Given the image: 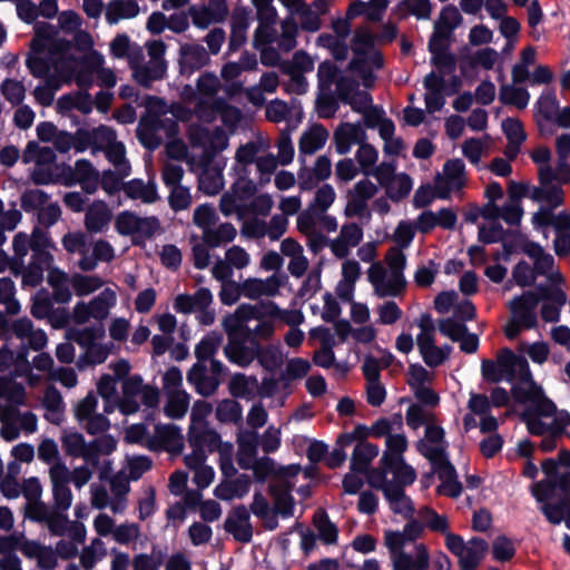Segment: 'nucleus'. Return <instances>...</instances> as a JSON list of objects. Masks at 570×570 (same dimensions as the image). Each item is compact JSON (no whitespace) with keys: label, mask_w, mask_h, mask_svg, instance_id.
<instances>
[{"label":"nucleus","mask_w":570,"mask_h":570,"mask_svg":"<svg viewBox=\"0 0 570 570\" xmlns=\"http://www.w3.org/2000/svg\"><path fill=\"white\" fill-rule=\"evenodd\" d=\"M416 480V472L413 468H404L403 473L389 474L373 472L368 479L372 488L382 491L389 509L403 519H410L415 514L413 500L405 493V488Z\"/></svg>","instance_id":"f257e3e1"},{"label":"nucleus","mask_w":570,"mask_h":570,"mask_svg":"<svg viewBox=\"0 0 570 570\" xmlns=\"http://www.w3.org/2000/svg\"><path fill=\"white\" fill-rule=\"evenodd\" d=\"M406 544L401 531H384V546L389 550L393 570H429L430 554L425 544H415L413 553L404 551Z\"/></svg>","instance_id":"f03ea898"},{"label":"nucleus","mask_w":570,"mask_h":570,"mask_svg":"<svg viewBox=\"0 0 570 570\" xmlns=\"http://www.w3.org/2000/svg\"><path fill=\"white\" fill-rule=\"evenodd\" d=\"M61 445L66 454L73 458H82L86 464L96 469L100 464V456L109 455L114 452L117 442L110 435H102L86 443L81 433L66 432L61 438Z\"/></svg>","instance_id":"7ed1b4c3"},{"label":"nucleus","mask_w":570,"mask_h":570,"mask_svg":"<svg viewBox=\"0 0 570 570\" xmlns=\"http://www.w3.org/2000/svg\"><path fill=\"white\" fill-rule=\"evenodd\" d=\"M188 139L194 148H202V166L212 165L218 153L228 146V136L222 127L213 130L197 124H191L188 129Z\"/></svg>","instance_id":"20e7f679"},{"label":"nucleus","mask_w":570,"mask_h":570,"mask_svg":"<svg viewBox=\"0 0 570 570\" xmlns=\"http://www.w3.org/2000/svg\"><path fill=\"white\" fill-rule=\"evenodd\" d=\"M226 372L227 367L219 360H213L212 365L194 363L186 379L199 395L208 397L216 393Z\"/></svg>","instance_id":"39448f33"},{"label":"nucleus","mask_w":570,"mask_h":570,"mask_svg":"<svg viewBox=\"0 0 570 570\" xmlns=\"http://www.w3.org/2000/svg\"><path fill=\"white\" fill-rule=\"evenodd\" d=\"M26 517L35 522L45 523L53 535H63L69 523L67 511L53 509L45 502L26 504Z\"/></svg>","instance_id":"423d86ee"},{"label":"nucleus","mask_w":570,"mask_h":570,"mask_svg":"<svg viewBox=\"0 0 570 570\" xmlns=\"http://www.w3.org/2000/svg\"><path fill=\"white\" fill-rule=\"evenodd\" d=\"M528 387L514 385L511 390L513 397L517 402H532L534 403L524 411H530L531 414L538 415V417H551L556 415V404L542 395V390L538 386L533 380L528 383Z\"/></svg>","instance_id":"0eeeda50"},{"label":"nucleus","mask_w":570,"mask_h":570,"mask_svg":"<svg viewBox=\"0 0 570 570\" xmlns=\"http://www.w3.org/2000/svg\"><path fill=\"white\" fill-rule=\"evenodd\" d=\"M464 163L459 159H450L443 166V175L435 177V195L440 199H449L451 193L460 190L465 184Z\"/></svg>","instance_id":"6e6552de"},{"label":"nucleus","mask_w":570,"mask_h":570,"mask_svg":"<svg viewBox=\"0 0 570 570\" xmlns=\"http://www.w3.org/2000/svg\"><path fill=\"white\" fill-rule=\"evenodd\" d=\"M407 448V440L403 434H390L386 438V451L381 458V466L376 472L386 474L403 473L404 468H412L405 463L403 452Z\"/></svg>","instance_id":"1a4fd4ad"},{"label":"nucleus","mask_w":570,"mask_h":570,"mask_svg":"<svg viewBox=\"0 0 570 570\" xmlns=\"http://www.w3.org/2000/svg\"><path fill=\"white\" fill-rule=\"evenodd\" d=\"M539 303V295L533 291H527L510 301L509 309L512 317L518 320L524 330H531L538 324L537 308Z\"/></svg>","instance_id":"9d476101"},{"label":"nucleus","mask_w":570,"mask_h":570,"mask_svg":"<svg viewBox=\"0 0 570 570\" xmlns=\"http://www.w3.org/2000/svg\"><path fill=\"white\" fill-rule=\"evenodd\" d=\"M258 343L255 337L248 335L229 338L224 346V355L232 364L247 367L257 357Z\"/></svg>","instance_id":"9b49d317"},{"label":"nucleus","mask_w":570,"mask_h":570,"mask_svg":"<svg viewBox=\"0 0 570 570\" xmlns=\"http://www.w3.org/2000/svg\"><path fill=\"white\" fill-rule=\"evenodd\" d=\"M497 363L505 375V381L512 382L515 377L527 384L532 381L528 361L523 356L514 354L512 350L502 348L497 356Z\"/></svg>","instance_id":"f8f14e48"},{"label":"nucleus","mask_w":570,"mask_h":570,"mask_svg":"<svg viewBox=\"0 0 570 570\" xmlns=\"http://www.w3.org/2000/svg\"><path fill=\"white\" fill-rule=\"evenodd\" d=\"M258 308L252 305L242 304L234 313L224 317L222 326L227 340L248 335V324L257 318Z\"/></svg>","instance_id":"ddd939ff"},{"label":"nucleus","mask_w":570,"mask_h":570,"mask_svg":"<svg viewBox=\"0 0 570 570\" xmlns=\"http://www.w3.org/2000/svg\"><path fill=\"white\" fill-rule=\"evenodd\" d=\"M183 436L180 429L174 424H156L151 436L146 442L150 451H176L181 448Z\"/></svg>","instance_id":"4468645a"},{"label":"nucleus","mask_w":570,"mask_h":570,"mask_svg":"<svg viewBox=\"0 0 570 570\" xmlns=\"http://www.w3.org/2000/svg\"><path fill=\"white\" fill-rule=\"evenodd\" d=\"M224 529L230 533L235 541L248 543L253 539V525L250 523L249 510L240 504L235 507L224 522Z\"/></svg>","instance_id":"2eb2a0df"},{"label":"nucleus","mask_w":570,"mask_h":570,"mask_svg":"<svg viewBox=\"0 0 570 570\" xmlns=\"http://www.w3.org/2000/svg\"><path fill=\"white\" fill-rule=\"evenodd\" d=\"M559 109V100L553 89L544 90L534 105V118L542 136L552 135L553 130L550 127Z\"/></svg>","instance_id":"dca6fc26"},{"label":"nucleus","mask_w":570,"mask_h":570,"mask_svg":"<svg viewBox=\"0 0 570 570\" xmlns=\"http://www.w3.org/2000/svg\"><path fill=\"white\" fill-rule=\"evenodd\" d=\"M52 483L53 504L51 508L68 511L72 503V493L69 488L70 471L61 464L50 469Z\"/></svg>","instance_id":"f3484780"},{"label":"nucleus","mask_w":570,"mask_h":570,"mask_svg":"<svg viewBox=\"0 0 570 570\" xmlns=\"http://www.w3.org/2000/svg\"><path fill=\"white\" fill-rule=\"evenodd\" d=\"M210 61L208 51L199 43H183L179 47L178 65L181 75H191Z\"/></svg>","instance_id":"a211bd4d"},{"label":"nucleus","mask_w":570,"mask_h":570,"mask_svg":"<svg viewBox=\"0 0 570 570\" xmlns=\"http://www.w3.org/2000/svg\"><path fill=\"white\" fill-rule=\"evenodd\" d=\"M250 11L245 7H236L230 17V36L228 51L236 52L247 40Z\"/></svg>","instance_id":"6ab92c4d"},{"label":"nucleus","mask_w":570,"mask_h":570,"mask_svg":"<svg viewBox=\"0 0 570 570\" xmlns=\"http://www.w3.org/2000/svg\"><path fill=\"white\" fill-rule=\"evenodd\" d=\"M366 138V132L360 122H344L334 131V142L340 155L350 153L353 145H361Z\"/></svg>","instance_id":"aec40b11"},{"label":"nucleus","mask_w":570,"mask_h":570,"mask_svg":"<svg viewBox=\"0 0 570 570\" xmlns=\"http://www.w3.org/2000/svg\"><path fill=\"white\" fill-rule=\"evenodd\" d=\"M66 59L48 52V55H28L26 66L35 78L42 79L51 71L59 72Z\"/></svg>","instance_id":"412c9836"},{"label":"nucleus","mask_w":570,"mask_h":570,"mask_svg":"<svg viewBox=\"0 0 570 570\" xmlns=\"http://www.w3.org/2000/svg\"><path fill=\"white\" fill-rule=\"evenodd\" d=\"M73 183L81 186L87 194H94L99 186V171L87 159L76 161L71 171Z\"/></svg>","instance_id":"4be33fe9"},{"label":"nucleus","mask_w":570,"mask_h":570,"mask_svg":"<svg viewBox=\"0 0 570 570\" xmlns=\"http://www.w3.org/2000/svg\"><path fill=\"white\" fill-rule=\"evenodd\" d=\"M488 542L479 537L471 538L459 558L461 570H475L488 551Z\"/></svg>","instance_id":"5701e85b"},{"label":"nucleus","mask_w":570,"mask_h":570,"mask_svg":"<svg viewBox=\"0 0 570 570\" xmlns=\"http://www.w3.org/2000/svg\"><path fill=\"white\" fill-rule=\"evenodd\" d=\"M188 442L191 448L202 449L205 453H214L220 448V435L207 426L190 428Z\"/></svg>","instance_id":"b1692460"},{"label":"nucleus","mask_w":570,"mask_h":570,"mask_svg":"<svg viewBox=\"0 0 570 570\" xmlns=\"http://www.w3.org/2000/svg\"><path fill=\"white\" fill-rule=\"evenodd\" d=\"M144 387L142 379L139 375L129 376L124 381L122 397L119 403L122 413L131 414L139 410L138 395Z\"/></svg>","instance_id":"393cba45"},{"label":"nucleus","mask_w":570,"mask_h":570,"mask_svg":"<svg viewBox=\"0 0 570 570\" xmlns=\"http://www.w3.org/2000/svg\"><path fill=\"white\" fill-rule=\"evenodd\" d=\"M213 295L206 287H200L194 295L179 294L174 301V308L177 313L190 314L197 307H209Z\"/></svg>","instance_id":"a878e982"},{"label":"nucleus","mask_w":570,"mask_h":570,"mask_svg":"<svg viewBox=\"0 0 570 570\" xmlns=\"http://www.w3.org/2000/svg\"><path fill=\"white\" fill-rule=\"evenodd\" d=\"M112 213L104 202L92 203L85 215V226L90 233H100L108 226Z\"/></svg>","instance_id":"bb28decb"},{"label":"nucleus","mask_w":570,"mask_h":570,"mask_svg":"<svg viewBox=\"0 0 570 570\" xmlns=\"http://www.w3.org/2000/svg\"><path fill=\"white\" fill-rule=\"evenodd\" d=\"M166 68L165 60H148L146 63L136 67L132 76L137 83L144 88H150L154 81L164 78Z\"/></svg>","instance_id":"cd10ccee"},{"label":"nucleus","mask_w":570,"mask_h":570,"mask_svg":"<svg viewBox=\"0 0 570 570\" xmlns=\"http://www.w3.org/2000/svg\"><path fill=\"white\" fill-rule=\"evenodd\" d=\"M122 190L128 198L140 199L146 204H153L158 199L157 185L151 180L145 184L142 179H131L122 185Z\"/></svg>","instance_id":"c85d7f7f"},{"label":"nucleus","mask_w":570,"mask_h":570,"mask_svg":"<svg viewBox=\"0 0 570 570\" xmlns=\"http://www.w3.org/2000/svg\"><path fill=\"white\" fill-rule=\"evenodd\" d=\"M102 62V56L97 52L82 59L81 66L75 75V81L80 89L87 91L94 85L96 81V70Z\"/></svg>","instance_id":"c756f323"},{"label":"nucleus","mask_w":570,"mask_h":570,"mask_svg":"<svg viewBox=\"0 0 570 570\" xmlns=\"http://www.w3.org/2000/svg\"><path fill=\"white\" fill-rule=\"evenodd\" d=\"M33 330L32 322L28 317H22L9 323L6 337H16L21 341L19 351L16 353V360L19 362H26L28 356V347L24 343L29 334Z\"/></svg>","instance_id":"7c9ffc66"},{"label":"nucleus","mask_w":570,"mask_h":570,"mask_svg":"<svg viewBox=\"0 0 570 570\" xmlns=\"http://www.w3.org/2000/svg\"><path fill=\"white\" fill-rule=\"evenodd\" d=\"M529 197L538 203H544L549 208L556 209L564 204V191L558 184L533 186Z\"/></svg>","instance_id":"2f4dec72"},{"label":"nucleus","mask_w":570,"mask_h":570,"mask_svg":"<svg viewBox=\"0 0 570 570\" xmlns=\"http://www.w3.org/2000/svg\"><path fill=\"white\" fill-rule=\"evenodd\" d=\"M105 333V327L99 322L90 326L72 327L68 330L67 337L86 350L97 343L98 340L102 338Z\"/></svg>","instance_id":"473e14b6"},{"label":"nucleus","mask_w":570,"mask_h":570,"mask_svg":"<svg viewBox=\"0 0 570 570\" xmlns=\"http://www.w3.org/2000/svg\"><path fill=\"white\" fill-rule=\"evenodd\" d=\"M379 454V446L368 442H357L351 456V471L365 473L374 458Z\"/></svg>","instance_id":"72a5a7b5"},{"label":"nucleus","mask_w":570,"mask_h":570,"mask_svg":"<svg viewBox=\"0 0 570 570\" xmlns=\"http://www.w3.org/2000/svg\"><path fill=\"white\" fill-rule=\"evenodd\" d=\"M223 342V335L218 332H210L206 334L198 344L195 346L196 363L209 364L216 360L215 355Z\"/></svg>","instance_id":"f704fd0d"},{"label":"nucleus","mask_w":570,"mask_h":570,"mask_svg":"<svg viewBox=\"0 0 570 570\" xmlns=\"http://www.w3.org/2000/svg\"><path fill=\"white\" fill-rule=\"evenodd\" d=\"M139 13V6L135 0H112L108 3L106 20L116 24L121 19H132Z\"/></svg>","instance_id":"c9c22d12"},{"label":"nucleus","mask_w":570,"mask_h":570,"mask_svg":"<svg viewBox=\"0 0 570 570\" xmlns=\"http://www.w3.org/2000/svg\"><path fill=\"white\" fill-rule=\"evenodd\" d=\"M269 494L274 499V509L283 518H289L294 513V498L291 490L284 485L271 484Z\"/></svg>","instance_id":"e433bc0d"},{"label":"nucleus","mask_w":570,"mask_h":570,"mask_svg":"<svg viewBox=\"0 0 570 570\" xmlns=\"http://www.w3.org/2000/svg\"><path fill=\"white\" fill-rule=\"evenodd\" d=\"M328 138L327 130L322 126H314L309 131L304 132L299 139V153L313 155L322 149Z\"/></svg>","instance_id":"4c0bfd02"},{"label":"nucleus","mask_w":570,"mask_h":570,"mask_svg":"<svg viewBox=\"0 0 570 570\" xmlns=\"http://www.w3.org/2000/svg\"><path fill=\"white\" fill-rule=\"evenodd\" d=\"M236 234V228L232 223H223L217 228H206L203 234V240L210 248H216L225 243L233 242Z\"/></svg>","instance_id":"58836bf2"},{"label":"nucleus","mask_w":570,"mask_h":570,"mask_svg":"<svg viewBox=\"0 0 570 570\" xmlns=\"http://www.w3.org/2000/svg\"><path fill=\"white\" fill-rule=\"evenodd\" d=\"M12 247L14 255L10 259V271L13 275L18 276L23 269L24 257L29 249L31 250L30 237L23 232H19L14 235L12 240Z\"/></svg>","instance_id":"ea45409f"},{"label":"nucleus","mask_w":570,"mask_h":570,"mask_svg":"<svg viewBox=\"0 0 570 570\" xmlns=\"http://www.w3.org/2000/svg\"><path fill=\"white\" fill-rule=\"evenodd\" d=\"M313 523L318 531L317 537L323 543L334 544L337 542L338 529L324 510H317L314 513Z\"/></svg>","instance_id":"a19ab883"},{"label":"nucleus","mask_w":570,"mask_h":570,"mask_svg":"<svg viewBox=\"0 0 570 570\" xmlns=\"http://www.w3.org/2000/svg\"><path fill=\"white\" fill-rule=\"evenodd\" d=\"M224 97L199 98L194 106V114L199 121L212 124L219 115Z\"/></svg>","instance_id":"79ce46f5"},{"label":"nucleus","mask_w":570,"mask_h":570,"mask_svg":"<svg viewBox=\"0 0 570 570\" xmlns=\"http://www.w3.org/2000/svg\"><path fill=\"white\" fill-rule=\"evenodd\" d=\"M224 187V177L220 169L208 166H203L199 176V188L209 196L218 194Z\"/></svg>","instance_id":"37998d69"},{"label":"nucleus","mask_w":570,"mask_h":570,"mask_svg":"<svg viewBox=\"0 0 570 570\" xmlns=\"http://www.w3.org/2000/svg\"><path fill=\"white\" fill-rule=\"evenodd\" d=\"M499 100L503 105L514 106L524 109L530 100V94L525 88L503 85L499 91Z\"/></svg>","instance_id":"c03bdc74"},{"label":"nucleus","mask_w":570,"mask_h":570,"mask_svg":"<svg viewBox=\"0 0 570 570\" xmlns=\"http://www.w3.org/2000/svg\"><path fill=\"white\" fill-rule=\"evenodd\" d=\"M298 35V23L294 18L287 17L281 23V35H277V46L281 50L288 52L293 50L296 45Z\"/></svg>","instance_id":"a18cd8bd"},{"label":"nucleus","mask_w":570,"mask_h":570,"mask_svg":"<svg viewBox=\"0 0 570 570\" xmlns=\"http://www.w3.org/2000/svg\"><path fill=\"white\" fill-rule=\"evenodd\" d=\"M215 414L222 423L237 424L243 419V409L237 401L225 399L218 402Z\"/></svg>","instance_id":"49530a36"},{"label":"nucleus","mask_w":570,"mask_h":570,"mask_svg":"<svg viewBox=\"0 0 570 570\" xmlns=\"http://www.w3.org/2000/svg\"><path fill=\"white\" fill-rule=\"evenodd\" d=\"M501 127L507 139L509 140V144L514 146V154L512 156H517L520 146L527 139L523 124L517 118L508 117L502 121Z\"/></svg>","instance_id":"de8ad7c7"},{"label":"nucleus","mask_w":570,"mask_h":570,"mask_svg":"<svg viewBox=\"0 0 570 570\" xmlns=\"http://www.w3.org/2000/svg\"><path fill=\"white\" fill-rule=\"evenodd\" d=\"M104 154L108 161L114 165L115 169L121 176L130 175L131 168L129 161L126 158V148L122 142L117 140L114 145L105 149Z\"/></svg>","instance_id":"09e8293b"},{"label":"nucleus","mask_w":570,"mask_h":570,"mask_svg":"<svg viewBox=\"0 0 570 570\" xmlns=\"http://www.w3.org/2000/svg\"><path fill=\"white\" fill-rule=\"evenodd\" d=\"M109 353L110 348L108 345L95 343L86 348L85 353L79 356L77 366L79 370H83L87 366L102 364L107 360Z\"/></svg>","instance_id":"8fccbe9b"},{"label":"nucleus","mask_w":570,"mask_h":570,"mask_svg":"<svg viewBox=\"0 0 570 570\" xmlns=\"http://www.w3.org/2000/svg\"><path fill=\"white\" fill-rule=\"evenodd\" d=\"M412 185L411 177L407 174L402 173L395 175L384 188L391 200L400 202L409 196Z\"/></svg>","instance_id":"3c124183"},{"label":"nucleus","mask_w":570,"mask_h":570,"mask_svg":"<svg viewBox=\"0 0 570 570\" xmlns=\"http://www.w3.org/2000/svg\"><path fill=\"white\" fill-rule=\"evenodd\" d=\"M165 413L171 419H181L189 406V394L186 391L168 393Z\"/></svg>","instance_id":"603ef678"},{"label":"nucleus","mask_w":570,"mask_h":570,"mask_svg":"<svg viewBox=\"0 0 570 570\" xmlns=\"http://www.w3.org/2000/svg\"><path fill=\"white\" fill-rule=\"evenodd\" d=\"M405 287L406 281L404 275H393L390 273L380 285H376L375 294L382 298L389 296L396 297L404 292Z\"/></svg>","instance_id":"864d4df0"},{"label":"nucleus","mask_w":570,"mask_h":570,"mask_svg":"<svg viewBox=\"0 0 570 570\" xmlns=\"http://www.w3.org/2000/svg\"><path fill=\"white\" fill-rule=\"evenodd\" d=\"M116 303L115 292L111 289L102 291L97 297L90 301L89 307L92 317L102 321L109 314V308Z\"/></svg>","instance_id":"5fc2aeb1"},{"label":"nucleus","mask_w":570,"mask_h":570,"mask_svg":"<svg viewBox=\"0 0 570 570\" xmlns=\"http://www.w3.org/2000/svg\"><path fill=\"white\" fill-rule=\"evenodd\" d=\"M16 286L11 278H0V304L6 307V313L9 315H16L20 312V304L14 297Z\"/></svg>","instance_id":"6e6d98bb"},{"label":"nucleus","mask_w":570,"mask_h":570,"mask_svg":"<svg viewBox=\"0 0 570 570\" xmlns=\"http://www.w3.org/2000/svg\"><path fill=\"white\" fill-rule=\"evenodd\" d=\"M160 228L159 219L155 216L139 217L136 224L132 243L136 245L141 244L146 239L151 238Z\"/></svg>","instance_id":"4d7b16f0"},{"label":"nucleus","mask_w":570,"mask_h":570,"mask_svg":"<svg viewBox=\"0 0 570 570\" xmlns=\"http://www.w3.org/2000/svg\"><path fill=\"white\" fill-rule=\"evenodd\" d=\"M165 554L157 547H153L151 554L139 553L132 559L134 570H159L163 564Z\"/></svg>","instance_id":"13d9d810"},{"label":"nucleus","mask_w":570,"mask_h":570,"mask_svg":"<svg viewBox=\"0 0 570 570\" xmlns=\"http://www.w3.org/2000/svg\"><path fill=\"white\" fill-rule=\"evenodd\" d=\"M337 66L331 61L321 62L317 69V79L320 90H332V86L341 77Z\"/></svg>","instance_id":"bf43d9fd"},{"label":"nucleus","mask_w":570,"mask_h":570,"mask_svg":"<svg viewBox=\"0 0 570 570\" xmlns=\"http://www.w3.org/2000/svg\"><path fill=\"white\" fill-rule=\"evenodd\" d=\"M256 360L265 370L271 372L278 368L283 363L282 354L277 347L273 345L262 346L261 343H258Z\"/></svg>","instance_id":"052dcab7"},{"label":"nucleus","mask_w":570,"mask_h":570,"mask_svg":"<svg viewBox=\"0 0 570 570\" xmlns=\"http://www.w3.org/2000/svg\"><path fill=\"white\" fill-rule=\"evenodd\" d=\"M355 157L360 165L361 171L365 176H370L371 169L375 166L379 158L377 150L364 140L360 145Z\"/></svg>","instance_id":"680f3d73"},{"label":"nucleus","mask_w":570,"mask_h":570,"mask_svg":"<svg viewBox=\"0 0 570 570\" xmlns=\"http://www.w3.org/2000/svg\"><path fill=\"white\" fill-rule=\"evenodd\" d=\"M49 199V195L41 189L26 190L20 198L21 208L27 212H38Z\"/></svg>","instance_id":"e2e57ef3"},{"label":"nucleus","mask_w":570,"mask_h":570,"mask_svg":"<svg viewBox=\"0 0 570 570\" xmlns=\"http://www.w3.org/2000/svg\"><path fill=\"white\" fill-rule=\"evenodd\" d=\"M332 90H321L316 99V110L321 118L328 119L334 117L338 110V102Z\"/></svg>","instance_id":"0e129e2a"},{"label":"nucleus","mask_w":570,"mask_h":570,"mask_svg":"<svg viewBox=\"0 0 570 570\" xmlns=\"http://www.w3.org/2000/svg\"><path fill=\"white\" fill-rule=\"evenodd\" d=\"M1 94L13 106H19L26 97V88L21 81L4 79L0 86Z\"/></svg>","instance_id":"69168bd1"},{"label":"nucleus","mask_w":570,"mask_h":570,"mask_svg":"<svg viewBox=\"0 0 570 570\" xmlns=\"http://www.w3.org/2000/svg\"><path fill=\"white\" fill-rule=\"evenodd\" d=\"M439 332L452 340L453 342H458L459 340L466 334L469 331L466 325L462 322L454 320L453 317L442 318L438 323Z\"/></svg>","instance_id":"338daca9"},{"label":"nucleus","mask_w":570,"mask_h":570,"mask_svg":"<svg viewBox=\"0 0 570 570\" xmlns=\"http://www.w3.org/2000/svg\"><path fill=\"white\" fill-rule=\"evenodd\" d=\"M246 175L247 170L246 168H243V174L232 186V195L242 202L252 198L257 190L256 184L252 179L247 178Z\"/></svg>","instance_id":"774afa93"}]
</instances>
